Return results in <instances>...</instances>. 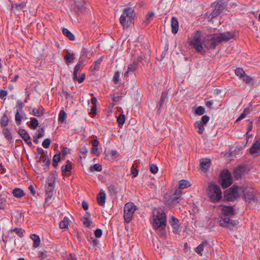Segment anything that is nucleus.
<instances>
[{"label":"nucleus","instance_id":"25","mask_svg":"<svg viewBox=\"0 0 260 260\" xmlns=\"http://www.w3.org/2000/svg\"><path fill=\"white\" fill-rule=\"evenodd\" d=\"M191 185L190 183L186 180H181L178 183V189H183L189 187Z\"/></svg>","mask_w":260,"mask_h":260},{"label":"nucleus","instance_id":"39","mask_svg":"<svg viewBox=\"0 0 260 260\" xmlns=\"http://www.w3.org/2000/svg\"><path fill=\"white\" fill-rule=\"evenodd\" d=\"M72 169V165L70 164L63 165L61 167V171L63 175L68 172H70Z\"/></svg>","mask_w":260,"mask_h":260},{"label":"nucleus","instance_id":"34","mask_svg":"<svg viewBox=\"0 0 260 260\" xmlns=\"http://www.w3.org/2000/svg\"><path fill=\"white\" fill-rule=\"evenodd\" d=\"M194 126L195 127L199 129L198 131V133L199 134H202L203 133V132L204 131V127L203 123H202V121H196V123H194Z\"/></svg>","mask_w":260,"mask_h":260},{"label":"nucleus","instance_id":"9","mask_svg":"<svg viewBox=\"0 0 260 260\" xmlns=\"http://www.w3.org/2000/svg\"><path fill=\"white\" fill-rule=\"evenodd\" d=\"M239 187L233 186L226 191L225 197L229 201H233L239 197L238 190Z\"/></svg>","mask_w":260,"mask_h":260},{"label":"nucleus","instance_id":"48","mask_svg":"<svg viewBox=\"0 0 260 260\" xmlns=\"http://www.w3.org/2000/svg\"><path fill=\"white\" fill-rule=\"evenodd\" d=\"M15 119L17 125H20L21 122L22 116L20 115L18 110H17L15 115Z\"/></svg>","mask_w":260,"mask_h":260},{"label":"nucleus","instance_id":"4","mask_svg":"<svg viewBox=\"0 0 260 260\" xmlns=\"http://www.w3.org/2000/svg\"><path fill=\"white\" fill-rule=\"evenodd\" d=\"M134 17V10L132 8L127 7L124 9L120 18V23L123 28H127L132 23Z\"/></svg>","mask_w":260,"mask_h":260},{"label":"nucleus","instance_id":"33","mask_svg":"<svg viewBox=\"0 0 260 260\" xmlns=\"http://www.w3.org/2000/svg\"><path fill=\"white\" fill-rule=\"evenodd\" d=\"M69 224V219L68 218L65 217L62 220L60 221L59 225L61 229H66L68 228Z\"/></svg>","mask_w":260,"mask_h":260},{"label":"nucleus","instance_id":"17","mask_svg":"<svg viewBox=\"0 0 260 260\" xmlns=\"http://www.w3.org/2000/svg\"><path fill=\"white\" fill-rule=\"evenodd\" d=\"M249 152L251 154L260 153V141H256L249 149Z\"/></svg>","mask_w":260,"mask_h":260},{"label":"nucleus","instance_id":"29","mask_svg":"<svg viewBox=\"0 0 260 260\" xmlns=\"http://www.w3.org/2000/svg\"><path fill=\"white\" fill-rule=\"evenodd\" d=\"M222 10L223 9L221 8L219 4L217 5L211 14L212 18L215 17L220 14L221 13Z\"/></svg>","mask_w":260,"mask_h":260},{"label":"nucleus","instance_id":"38","mask_svg":"<svg viewBox=\"0 0 260 260\" xmlns=\"http://www.w3.org/2000/svg\"><path fill=\"white\" fill-rule=\"evenodd\" d=\"M109 191L111 196H116L117 193V188L114 184H110L108 186Z\"/></svg>","mask_w":260,"mask_h":260},{"label":"nucleus","instance_id":"30","mask_svg":"<svg viewBox=\"0 0 260 260\" xmlns=\"http://www.w3.org/2000/svg\"><path fill=\"white\" fill-rule=\"evenodd\" d=\"M25 2H21L20 3H15L12 5V9H14L18 11H23V8L25 6Z\"/></svg>","mask_w":260,"mask_h":260},{"label":"nucleus","instance_id":"28","mask_svg":"<svg viewBox=\"0 0 260 260\" xmlns=\"http://www.w3.org/2000/svg\"><path fill=\"white\" fill-rule=\"evenodd\" d=\"M62 34L66 36L70 40L74 41L75 39L74 35L67 28H63L62 30Z\"/></svg>","mask_w":260,"mask_h":260},{"label":"nucleus","instance_id":"51","mask_svg":"<svg viewBox=\"0 0 260 260\" xmlns=\"http://www.w3.org/2000/svg\"><path fill=\"white\" fill-rule=\"evenodd\" d=\"M154 16V13L153 12H150L146 16V19L144 21V22L148 24L152 20V17Z\"/></svg>","mask_w":260,"mask_h":260},{"label":"nucleus","instance_id":"40","mask_svg":"<svg viewBox=\"0 0 260 260\" xmlns=\"http://www.w3.org/2000/svg\"><path fill=\"white\" fill-rule=\"evenodd\" d=\"M60 160V156L59 154H56L53 157L52 166L56 168L58 166V162Z\"/></svg>","mask_w":260,"mask_h":260},{"label":"nucleus","instance_id":"36","mask_svg":"<svg viewBox=\"0 0 260 260\" xmlns=\"http://www.w3.org/2000/svg\"><path fill=\"white\" fill-rule=\"evenodd\" d=\"M9 232L10 233L15 232L16 234H17L18 235V236L19 237L22 238L24 236L23 234L24 233V231L23 229H22L21 228H16L14 229L10 230L9 231Z\"/></svg>","mask_w":260,"mask_h":260},{"label":"nucleus","instance_id":"60","mask_svg":"<svg viewBox=\"0 0 260 260\" xmlns=\"http://www.w3.org/2000/svg\"><path fill=\"white\" fill-rule=\"evenodd\" d=\"M210 117L207 115H204L202 117L201 121L202 123L206 124L209 121Z\"/></svg>","mask_w":260,"mask_h":260},{"label":"nucleus","instance_id":"11","mask_svg":"<svg viewBox=\"0 0 260 260\" xmlns=\"http://www.w3.org/2000/svg\"><path fill=\"white\" fill-rule=\"evenodd\" d=\"M243 193L246 202H250L255 199V192L253 188H245Z\"/></svg>","mask_w":260,"mask_h":260},{"label":"nucleus","instance_id":"18","mask_svg":"<svg viewBox=\"0 0 260 260\" xmlns=\"http://www.w3.org/2000/svg\"><path fill=\"white\" fill-rule=\"evenodd\" d=\"M137 67V63L136 62H134L133 64H129L127 70L124 72V77H128L131 73H133L134 72Z\"/></svg>","mask_w":260,"mask_h":260},{"label":"nucleus","instance_id":"55","mask_svg":"<svg viewBox=\"0 0 260 260\" xmlns=\"http://www.w3.org/2000/svg\"><path fill=\"white\" fill-rule=\"evenodd\" d=\"M83 223L85 226L89 228L92 225L93 222L90 219L85 218L83 221Z\"/></svg>","mask_w":260,"mask_h":260},{"label":"nucleus","instance_id":"59","mask_svg":"<svg viewBox=\"0 0 260 260\" xmlns=\"http://www.w3.org/2000/svg\"><path fill=\"white\" fill-rule=\"evenodd\" d=\"M150 170L153 174H156L158 172V167L155 164H151L150 166Z\"/></svg>","mask_w":260,"mask_h":260},{"label":"nucleus","instance_id":"54","mask_svg":"<svg viewBox=\"0 0 260 260\" xmlns=\"http://www.w3.org/2000/svg\"><path fill=\"white\" fill-rule=\"evenodd\" d=\"M120 73L119 71H116L114 73L113 77V80L115 84H117L120 81Z\"/></svg>","mask_w":260,"mask_h":260},{"label":"nucleus","instance_id":"6","mask_svg":"<svg viewBox=\"0 0 260 260\" xmlns=\"http://www.w3.org/2000/svg\"><path fill=\"white\" fill-rule=\"evenodd\" d=\"M189 44L196 49V50L201 54L205 53L202 43L201 42V32L199 30L196 31L189 41Z\"/></svg>","mask_w":260,"mask_h":260},{"label":"nucleus","instance_id":"7","mask_svg":"<svg viewBox=\"0 0 260 260\" xmlns=\"http://www.w3.org/2000/svg\"><path fill=\"white\" fill-rule=\"evenodd\" d=\"M136 206L133 203H127L124 207V218L127 223H129L135 211L136 210Z\"/></svg>","mask_w":260,"mask_h":260},{"label":"nucleus","instance_id":"23","mask_svg":"<svg viewBox=\"0 0 260 260\" xmlns=\"http://www.w3.org/2000/svg\"><path fill=\"white\" fill-rule=\"evenodd\" d=\"M30 238L33 240V247L37 248L39 247L40 244L41 240L39 236L36 234H31Z\"/></svg>","mask_w":260,"mask_h":260},{"label":"nucleus","instance_id":"42","mask_svg":"<svg viewBox=\"0 0 260 260\" xmlns=\"http://www.w3.org/2000/svg\"><path fill=\"white\" fill-rule=\"evenodd\" d=\"M242 79H243V80L247 84L251 85L253 84V79L249 76L245 74Z\"/></svg>","mask_w":260,"mask_h":260},{"label":"nucleus","instance_id":"8","mask_svg":"<svg viewBox=\"0 0 260 260\" xmlns=\"http://www.w3.org/2000/svg\"><path fill=\"white\" fill-rule=\"evenodd\" d=\"M221 185L223 188L229 187L233 182L232 175L230 172L228 170H223L221 173Z\"/></svg>","mask_w":260,"mask_h":260},{"label":"nucleus","instance_id":"64","mask_svg":"<svg viewBox=\"0 0 260 260\" xmlns=\"http://www.w3.org/2000/svg\"><path fill=\"white\" fill-rule=\"evenodd\" d=\"M38 134L37 135V138L39 139L43 137L44 136V130L43 128H41L40 129L38 130Z\"/></svg>","mask_w":260,"mask_h":260},{"label":"nucleus","instance_id":"32","mask_svg":"<svg viewBox=\"0 0 260 260\" xmlns=\"http://www.w3.org/2000/svg\"><path fill=\"white\" fill-rule=\"evenodd\" d=\"M243 171V168L241 167H238L235 169L234 171V176L236 179H239L241 177Z\"/></svg>","mask_w":260,"mask_h":260},{"label":"nucleus","instance_id":"2","mask_svg":"<svg viewBox=\"0 0 260 260\" xmlns=\"http://www.w3.org/2000/svg\"><path fill=\"white\" fill-rule=\"evenodd\" d=\"M235 214L233 207L222 206L221 214L218 218V222L221 226L232 229L237 224V221L231 219V217Z\"/></svg>","mask_w":260,"mask_h":260},{"label":"nucleus","instance_id":"22","mask_svg":"<svg viewBox=\"0 0 260 260\" xmlns=\"http://www.w3.org/2000/svg\"><path fill=\"white\" fill-rule=\"evenodd\" d=\"M13 196L17 198H21L24 196L25 193L22 189L19 188H14L12 192Z\"/></svg>","mask_w":260,"mask_h":260},{"label":"nucleus","instance_id":"50","mask_svg":"<svg viewBox=\"0 0 260 260\" xmlns=\"http://www.w3.org/2000/svg\"><path fill=\"white\" fill-rule=\"evenodd\" d=\"M125 120V117L123 114H120L117 117V121L119 125H122L124 124Z\"/></svg>","mask_w":260,"mask_h":260},{"label":"nucleus","instance_id":"27","mask_svg":"<svg viewBox=\"0 0 260 260\" xmlns=\"http://www.w3.org/2000/svg\"><path fill=\"white\" fill-rule=\"evenodd\" d=\"M138 164L135 161L131 168V174L134 178L137 177L138 175L139 171L137 169L138 167Z\"/></svg>","mask_w":260,"mask_h":260},{"label":"nucleus","instance_id":"41","mask_svg":"<svg viewBox=\"0 0 260 260\" xmlns=\"http://www.w3.org/2000/svg\"><path fill=\"white\" fill-rule=\"evenodd\" d=\"M67 114L63 110H61L59 113L58 121L63 123L66 119Z\"/></svg>","mask_w":260,"mask_h":260},{"label":"nucleus","instance_id":"43","mask_svg":"<svg viewBox=\"0 0 260 260\" xmlns=\"http://www.w3.org/2000/svg\"><path fill=\"white\" fill-rule=\"evenodd\" d=\"M102 60V58H100L98 59L96 61H95L94 62V64H93L91 67V68H90L91 70L92 71H94L95 70H98L99 68V66H100V64L101 63Z\"/></svg>","mask_w":260,"mask_h":260},{"label":"nucleus","instance_id":"1","mask_svg":"<svg viewBox=\"0 0 260 260\" xmlns=\"http://www.w3.org/2000/svg\"><path fill=\"white\" fill-rule=\"evenodd\" d=\"M235 36V32L233 31L208 35L205 37L203 44L208 49H215L220 43L229 41Z\"/></svg>","mask_w":260,"mask_h":260},{"label":"nucleus","instance_id":"37","mask_svg":"<svg viewBox=\"0 0 260 260\" xmlns=\"http://www.w3.org/2000/svg\"><path fill=\"white\" fill-rule=\"evenodd\" d=\"M3 134H4L5 138L8 140L9 141H10L12 139V135L9 131V130L7 128H4L3 129Z\"/></svg>","mask_w":260,"mask_h":260},{"label":"nucleus","instance_id":"62","mask_svg":"<svg viewBox=\"0 0 260 260\" xmlns=\"http://www.w3.org/2000/svg\"><path fill=\"white\" fill-rule=\"evenodd\" d=\"M85 79V74H82L80 77H77V79L76 80L78 81L79 83H82Z\"/></svg>","mask_w":260,"mask_h":260},{"label":"nucleus","instance_id":"58","mask_svg":"<svg viewBox=\"0 0 260 260\" xmlns=\"http://www.w3.org/2000/svg\"><path fill=\"white\" fill-rule=\"evenodd\" d=\"M50 140L48 138H46L43 141L42 143V146L45 148H48L50 146Z\"/></svg>","mask_w":260,"mask_h":260},{"label":"nucleus","instance_id":"15","mask_svg":"<svg viewBox=\"0 0 260 260\" xmlns=\"http://www.w3.org/2000/svg\"><path fill=\"white\" fill-rule=\"evenodd\" d=\"M169 222L173 229V232L174 233H178L179 232V220L172 216L170 219Z\"/></svg>","mask_w":260,"mask_h":260},{"label":"nucleus","instance_id":"63","mask_svg":"<svg viewBox=\"0 0 260 260\" xmlns=\"http://www.w3.org/2000/svg\"><path fill=\"white\" fill-rule=\"evenodd\" d=\"M96 106L92 105L90 109V114H92L93 116H94L96 114Z\"/></svg>","mask_w":260,"mask_h":260},{"label":"nucleus","instance_id":"10","mask_svg":"<svg viewBox=\"0 0 260 260\" xmlns=\"http://www.w3.org/2000/svg\"><path fill=\"white\" fill-rule=\"evenodd\" d=\"M211 248V247L209 242L207 241H205L196 248L195 251L201 256L203 254V252H208Z\"/></svg>","mask_w":260,"mask_h":260},{"label":"nucleus","instance_id":"20","mask_svg":"<svg viewBox=\"0 0 260 260\" xmlns=\"http://www.w3.org/2000/svg\"><path fill=\"white\" fill-rule=\"evenodd\" d=\"M172 32L176 34L178 31L179 23L177 19L175 17H173L171 19Z\"/></svg>","mask_w":260,"mask_h":260},{"label":"nucleus","instance_id":"21","mask_svg":"<svg viewBox=\"0 0 260 260\" xmlns=\"http://www.w3.org/2000/svg\"><path fill=\"white\" fill-rule=\"evenodd\" d=\"M97 202L99 205L104 206L106 201V194L104 191H101L97 196Z\"/></svg>","mask_w":260,"mask_h":260},{"label":"nucleus","instance_id":"31","mask_svg":"<svg viewBox=\"0 0 260 260\" xmlns=\"http://www.w3.org/2000/svg\"><path fill=\"white\" fill-rule=\"evenodd\" d=\"M44 108L42 106H40L38 109L34 108L32 110V114L35 116L40 117L43 115Z\"/></svg>","mask_w":260,"mask_h":260},{"label":"nucleus","instance_id":"53","mask_svg":"<svg viewBox=\"0 0 260 260\" xmlns=\"http://www.w3.org/2000/svg\"><path fill=\"white\" fill-rule=\"evenodd\" d=\"M102 169V166L99 164H95L92 166L90 167V170L91 171H101Z\"/></svg>","mask_w":260,"mask_h":260},{"label":"nucleus","instance_id":"56","mask_svg":"<svg viewBox=\"0 0 260 260\" xmlns=\"http://www.w3.org/2000/svg\"><path fill=\"white\" fill-rule=\"evenodd\" d=\"M90 244L93 247H96L99 244V240L94 237H90L89 239Z\"/></svg>","mask_w":260,"mask_h":260},{"label":"nucleus","instance_id":"52","mask_svg":"<svg viewBox=\"0 0 260 260\" xmlns=\"http://www.w3.org/2000/svg\"><path fill=\"white\" fill-rule=\"evenodd\" d=\"M149 59V55H147L146 54L144 55L143 53H141L138 57V60L139 61H141L144 60L145 61H147Z\"/></svg>","mask_w":260,"mask_h":260},{"label":"nucleus","instance_id":"61","mask_svg":"<svg viewBox=\"0 0 260 260\" xmlns=\"http://www.w3.org/2000/svg\"><path fill=\"white\" fill-rule=\"evenodd\" d=\"M102 231L100 229H97L94 231V235L96 238H100L102 235Z\"/></svg>","mask_w":260,"mask_h":260},{"label":"nucleus","instance_id":"57","mask_svg":"<svg viewBox=\"0 0 260 260\" xmlns=\"http://www.w3.org/2000/svg\"><path fill=\"white\" fill-rule=\"evenodd\" d=\"M166 97H167V93L165 92H162L161 93V96L160 98V101L159 103V108L161 107L162 104L165 102Z\"/></svg>","mask_w":260,"mask_h":260},{"label":"nucleus","instance_id":"26","mask_svg":"<svg viewBox=\"0 0 260 260\" xmlns=\"http://www.w3.org/2000/svg\"><path fill=\"white\" fill-rule=\"evenodd\" d=\"M9 119L7 113H5L2 117L0 120V124L2 127H5L8 125Z\"/></svg>","mask_w":260,"mask_h":260},{"label":"nucleus","instance_id":"3","mask_svg":"<svg viewBox=\"0 0 260 260\" xmlns=\"http://www.w3.org/2000/svg\"><path fill=\"white\" fill-rule=\"evenodd\" d=\"M152 226L155 230L164 232L167 225L166 215L162 209H155L153 211Z\"/></svg>","mask_w":260,"mask_h":260},{"label":"nucleus","instance_id":"46","mask_svg":"<svg viewBox=\"0 0 260 260\" xmlns=\"http://www.w3.org/2000/svg\"><path fill=\"white\" fill-rule=\"evenodd\" d=\"M235 74L242 79L245 75V71L242 68H237L235 71Z\"/></svg>","mask_w":260,"mask_h":260},{"label":"nucleus","instance_id":"16","mask_svg":"<svg viewBox=\"0 0 260 260\" xmlns=\"http://www.w3.org/2000/svg\"><path fill=\"white\" fill-rule=\"evenodd\" d=\"M37 157L39 158L38 162H40L42 160L45 161L46 160V152L42 148L39 147L37 149Z\"/></svg>","mask_w":260,"mask_h":260},{"label":"nucleus","instance_id":"14","mask_svg":"<svg viewBox=\"0 0 260 260\" xmlns=\"http://www.w3.org/2000/svg\"><path fill=\"white\" fill-rule=\"evenodd\" d=\"M18 133L28 145L31 146L32 145L30 137H29L28 133L25 129L20 128Z\"/></svg>","mask_w":260,"mask_h":260},{"label":"nucleus","instance_id":"13","mask_svg":"<svg viewBox=\"0 0 260 260\" xmlns=\"http://www.w3.org/2000/svg\"><path fill=\"white\" fill-rule=\"evenodd\" d=\"M54 187V182H50L48 184V186L46 189V198L45 202L48 203L50 201L51 198L53 196V190Z\"/></svg>","mask_w":260,"mask_h":260},{"label":"nucleus","instance_id":"24","mask_svg":"<svg viewBox=\"0 0 260 260\" xmlns=\"http://www.w3.org/2000/svg\"><path fill=\"white\" fill-rule=\"evenodd\" d=\"M7 196L5 194L0 193V210H4L7 203Z\"/></svg>","mask_w":260,"mask_h":260},{"label":"nucleus","instance_id":"12","mask_svg":"<svg viewBox=\"0 0 260 260\" xmlns=\"http://www.w3.org/2000/svg\"><path fill=\"white\" fill-rule=\"evenodd\" d=\"M182 191L180 189L175 190V192L170 196L168 201L169 204H174L179 202V200L181 197Z\"/></svg>","mask_w":260,"mask_h":260},{"label":"nucleus","instance_id":"44","mask_svg":"<svg viewBox=\"0 0 260 260\" xmlns=\"http://www.w3.org/2000/svg\"><path fill=\"white\" fill-rule=\"evenodd\" d=\"M38 121L36 118H30V124L29 127L32 129H36L38 126Z\"/></svg>","mask_w":260,"mask_h":260},{"label":"nucleus","instance_id":"49","mask_svg":"<svg viewBox=\"0 0 260 260\" xmlns=\"http://www.w3.org/2000/svg\"><path fill=\"white\" fill-rule=\"evenodd\" d=\"M205 112V108L203 106H199L195 110V113L198 115H203Z\"/></svg>","mask_w":260,"mask_h":260},{"label":"nucleus","instance_id":"45","mask_svg":"<svg viewBox=\"0 0 260 260\" xmlns=\"http://www.w3.org/2000/svg\"><path fill=\"white\" fill-rule=\"evenodd\" d=\"M81 67V64L77 63L74 68V71L73 73V79L74 81H76V79H77L78 72L80 70Z\"/></svg>","mask_w":260,"mask_h":260},{"label":"nucleus","instance_id":"35","mask_svg":"<svg viewBox=\"0 0 260 260\" xmlns=\"http://www.w3.org/2000/svg\"><path fill=\"white\" fill-rule=\"evenodd\" d=\"M250 111L249 108H245L243 112L241 114L240 116L237 119L236 121L238 122L244 118L248 114L250 113Z\"/></svg>","mask_w":260,"mask_h":260},{"label":"nucleus","instance_id":"19","mask_svg":"<svg viewBox=\"0 0 260 260\" xmlns=\"http://www.w3.org/2000/svg\"><path fill=\"white\" fill-rule=\"evenodd\" d=\"M211 161L208 158H203L200 160V167L202 171L206 172L209 168Z\"/></svg>","mask_w":260,"mask_h":260},{"label":"nucleus","instance_id":"47","mask_svg":"<svg viewBox=\"0 0 260 260\" xmlns=\"http://www.w3.org/2000/svg\"><path fill=\"white\" fill-rule=\"evenodd\" d=\"M64 59L70 63H72L74 59V55L70 52H67L64 56Z\"/></svg>","mask_w":260,"mask_h":260},{"label":"nucleus","instance_id":"5","mask_svg":"<svg viewBox=\"0 0 260 260\" xmlns=\"http://www.w3.org/2000/svg\"><path fill=\"white\" fill-rule=\"evenodd\" d=\"M207 193L210 201L212 203L217 202L222 198V191L220 186L214 183H211L209 185Z\"/></svg>","mask_w":260,"mask_h":260}]
</instances>
